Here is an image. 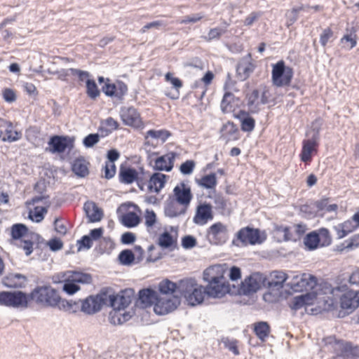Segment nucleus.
<instances>
[{"mask_svg": "<svg viewBox=\"0 0 359 359\" xmlns=\"http://www.w3.org/2000/svg\"><path fill=\"white\" fill-rule=\"evenodd\" d=\"M180 295L172 297L158 296L156 302L154 306V312L158 315H165L175 310L180 304Z\"/></svg>", "mask_w": 359, "mask_h": 359, "instance_id": "6e6552de", "label": "nucleus"}, {"mask_svg": "<svg viewBox=\"0 0 359 359\" xmlns=\"http://www.w3.org/2000/svg\"><path fill=\"white\" fill-rule=\"evenodd\" d=\"M83 209L91 222H99L103 217L102 210L94 202L88 201L85 203Z\"/></svg>", "mask_w": 359, "mask_h": 359, "instance_id": "a878e982", "label": "nucleus"}, {"mask_svg": "<svg viewBox=\"0 0 359 359\" xmlns=\"http://www.w3.org/2000/svg\"><path fill=\"white\" fill-rule=\"evenodd\" d=\"M175 158V153H168L156 158L154 168L157 170L169 172L173 168Z\"/></svg>", "mask_w": 359, "mask_h": 359, "instance_id": "4be33fe9", "label": "nucleus"}, {"mask_svg": "<svg viewBox=\"0 0 359 359\" xmlns=\"http://www.w3.org/2000/svg\"><path fill=\"white\" fill-rule=\"evenodd\" d=\"M318 142L307 138L302 142V149L300 154L301 160L304 162L310 161L313 152L316 151Z\"/></svg>", "mask_w": 359, "mask_h": 359, "instance_id": "393cba45", "label": "nucleus"}, {"mask_svg": "<svg viewBox=\"0 0 359 359\" xmlns=\"http://www.w3.org/2000/svg\"><path fill=\"white\" fill-rule=\"evenodd\" d=\"M222 342L223 343L224 347L231 351L234 355H239L240 353L237 346V340L230 339L229 337H224L222 339Z\"/></svg>", "mask_w": 359, "mask_h": 359, "instance_id": "6e6d98bb", "label": "nucleus"}, {"mask_svg": "<svg viewBox=\"0 0 359 359\" xmlns=\"http://www.w3.org/2000/svg\"><path fill=\"white\" fill-rule=\"evenodd\" d=\"M321 121L316 120L311 124V129L307 131L306 137L308 138L319 142L320 140V130L321 129Z\"/></svg>", "mask_w": 359, "mask_h": 359, "instance_id": "a18cd8bd", "label": "nucleus"}, {"mask_svg": "<svg viewBox=\"0 0 359 359\" xmlns=\"http://www.w3.org/2000/svg\"><path fill=\"white\" fill-rule=\"evenodd\" d=\"M81 311L86 314L92 315L98 312L103 305L107 304V296L102 290L96 296L90 295L80 301Z\"/></svg>", "mask_w": 359, "mask_h": 359, "instance_id": "423d86ee", "label": "nucleus"}, {"mask_svg": "<svg viewBox=\"0 0 359 359\" xmlns=\"http://www.w3.org/2000/svg\"><path fill=\"white\" fill-rule=\"evenodd\" d=\"M107 296V304L111 306L114 310H123L128 307L134 298L135 291L133 289H126L116 295L109 294L104 291Z\"/></svg>", "mask_w": 359, "mask_h": 359, "instance_id": "20e7f679", "label": "nucleus"}, {"mask_svg": "<svg viewBox=\"0 0 359 359\" xmlns=\"http://www.w3.org/2000/svg\"><path fill=\"white\" fill-rule=\"evenodd\" d=\"M276 235L278 236L280 241H290L295 240L293 238L292 233L291 232V228L286 226H277L275 229Z\"/></svg>", "mask_w": 359, "mask_h": 359, "instance_id": "ea45409f", "label": "nucleus"}, {"mask_svg": "<svg viewBox=\"0 0 359 359\" xmlns=\"http://www.w3.org/2000/svg\"><path fill=\"white\" fill-rule=\"evenodd\" d=\"M207 294L205 287L198 285L191 292L184 297L188 305L195 306L203 303Z\"/></svg>", "mask_w": 359, "mask_h": 359, "instance_id": "a211bd4d", "label": "nucleus"}, {"mask_svg": "<svg viewBox=\"0 0 359 359\" xmlns=\"http://www.w3.org/2000/svg\"><path fill=\"white\" fill-rule=\"evenodd\" d=\"M289 278H290V276L283 271H273L270 275V280H267L265 278V286H267L271 290H280L283 288L285 280Z\"/></svg>", "mask_w": 359, "mask_h": 359, "instance_id": "f3484780", "label": "nucleus"}, {"mask_svg": "<svg viewBox=\"0 0 359 359\" xmlns=\"http://www.w3.org/2000/svg\"><path fill=\"white\" fill-rule=\"evenodd\" d=\"M159 296L172 297L177 294V283L168 279L163 280L158 284Z\"/></svg>", "mask_w": 359, "mask_h": 359, "instance_id": "bb28decb", "label": "nucleus"}, {"mask_svg": "<svg viewBox=\"0 0 359 359\" xmlns=\"http://www.w3.org/2000/svg\"><path fill=\"white\" fill-rule=\"evenodd\" d=\"M158 294L156 291L150 289H143L139 292L138 302L143 308L151 306L156 304Z\"/></svg>", "mask_w": 359, "mask_h": 359, "instance_id": "5701e85b", "label": "nucleus"}, {"mask_svg": "<svg viewBox=\"0 0 359 359\" xmlns=\"http://www.w3.org/2000/svg\"><path fill=\"white\" fill-rule=\"evenodd\" d=\"M102 126H105L108 128L106 130L107 133H111L113 130H116L118 128V123L111 117H109L102 122Z\"/></svg>", "mask_w": 359, "mask_h": 359, "instance_id": "338daca9", "label": "nucleus"}, {"mask_svg": "<svg viewBox=\"0 0 359 359\" xmlns=\"http://www.w3.org/2000/svg\"><path fill=\"white\" fill-rule=\"evenodd\" d=\"M251 54L248 53L242 57L236 65V76L241 81H245L250 77L255 69Z\"/></svg>", "mask_w": 359, "mask_h": 359, "instance_id": "9d476101", "label": "nucleus"}, {"mask_svg": "<svg viewBox=\"0 0 359 359\" xmlns=\"http://www.w3.org/2000/svg\"><path fill=\"white\" fill-rule=\"evenodd\" d=\"M226 269L221 265H215L203 271V280L205 282L220 281L226 280L224 275Z\"/></svg>", "mask_w": 359, "mask_h": 359, "instance_id": "dca6fc26", "label": "nucleus"}, {"mask_svg": "<svg viewBox=\"0 0 359 359\" xmlns=\"http://www.w3.org/2000/svg\"><path fill=\"white\" fill-rule=\"evenodd\" d=\"M304 9V6H300L297 8H293L291 11L287 12L286 24L287 27H290V25H293L297 21V20L298 19V13Z\"/></svg>", "mask_w": 359, "mask_h": 359, "instance_id": "4d7b16f0", "label": "nucleus"}, {"mask_svg": "<svg viewBox=\"0 0 359 359\" xmlns=\"http://www.w3.org/2000/svg\"><path fill=\"white\" fill-rule=\"evenodd\" d=\"M351 224V222L347 221L341 224L334 226V229L337 231L338 238L340 239L345 237L353 231V229L350 228Z\"/></svg>", "mask_w": 359, "mask_h": 359, "instance_id": "3c124183", "label": "nucleus"}, {"mask_svg": "<svg viewBox=\"0 0 359 359\" xmlns=\"http://www.w3.org/2000/svg\"><path fill=\"white\" fill-rule=\"evenodd\" d=\"M121 119L125 125L140 128L142 122L137 109L133 107H123L120 111Z\"/></svg>", "mask_w": 359, "mask_h": 359, "instance_id": "ddd939ff", "label": "nucleus"}, {"mask_svg": "<svg viewBox=\"0 0 359 359\" xmlns=\"http://www.w3.org/2000/svg\"><path fill=\"white\" fill-rule=\"evenodd\" d=\"M122 224L128 228L136 226L140 223V217L134 212H129L121 217Z\"/></svg>", "mask_w": 359, "mask_h": 359, "instance_id": "58836bf2", "label": "nucleus"}, {"mask_svg": "<svg viewBox=\"0 0 359 359\" xmlns=\"http://www.w3.org/2000/svg\"><path fill=\"white\" fill-rule=\"evenodd\" d=\"M144 218L145 225L147 228L152 227L156 222V215L153 210H147Z\"/></svg>", "mask_w": 359, "mask_h": 359, "instance_id": "774afa93", "label": "nucleus"}, {"mask_svg": "<svg viewBox=\"0 0 359 359\" xmlns=\"http://www.w3.org/2000/svg\"><path fill=\"white\" fill-rule=\"evenodd\" d=\"M255 123L254 118L247 116L241 121V129L245 132H251L254 130Z\"/></svg>", "mask_w": 359, "mask_h": 359, "instance_id": "0e129e2a", "label": "nucleus"}, {"mask_svg": "<svg viewBox=\"0 0 359 359\" xmlns=\"http://www.w3.org/2000/svg\"><path fill=\"white\" fill-rule=\"evenodd\" d=\"M147 133L148 134V137H151V139H154V140H156L158 142L161 140L162 143L165 142L170 135V133L168 131L163 130H149Z\"/></svg>", "mask_w": 359, "mask_h": 359, "instance_id": "8fccbe9b", "label": "nucleus"}, {"mask_svg": "<svg viewBox=\"0 0 359 359\" xmlns=\"http://www.w3.org/2000/svg\"><path fill=\"white\" fill-rule=\"evenodd\" d=\"M11 236L14 240L18 241L22 238L28 237V229L25 224H15L11 228Z\"/></svg>", "mask_w": 359, "mask_h": 359, "instance_id": "72a5a7b5", "label": "nucleus"}, {"mask_svg": "<svg viewBox=\"0 0 359 359\" xmlns=\"http://www.w3.org/2000/svg\"><path fill=\"white\" fill-rule=\"evenodd\" d=\"M198 284L194 278H184L180 280L177 283V294L178 295L186 297L191 290Z\"/></svg>", "mask_w": 359, "mask_h": 359, "instance_id": "cd10ccee", "label": "nucleus"}, {"mask_svg": "<svg viewBox=\"0 0 359 359\" xmlns=\"http://www.w3.org/2000/svg\"><path fill=\"white\" fill-rule=\"evenodd\" d=\"M196 183L205 189H214L217 184V177L215 173L203 176L200 180H196Z\"/></svg>", "mask_w": 359, "mask_h": 359, "instance_id": "e433bc0d", "label": "nucleus"}, {"mask_svg": "<svg viewBox=\"0 0 359 359\" xmlns=\"http://www.w3.org/2000/svg\"><path fill=\"white\" fill-rule=\"evenodd\" d=\"M188 182H181L173 189L174 200L182 205L188 208L193 198L191 187Z\"/></svg>", "mask_w": 359, "mask_h": 359, "instance_id": "1a4fd4ad", "label": "nucleus"}, {"mask_svg": "<svg viewBox=\"0 0 359 359\" xmlns=\"http://www.w3.org/2000/svg\"><path fill=\"white\" fill-rule=\"evenodd\" d=\"M212 208V205L209 203L199 204L196 208L193 222L197 225L203 226L209 220H212L213 219Z\"/></svg>", "mask_w": 359, "mask_h": 359, "instance_id": "2eb2a0df", "label": "nucleus"}, {"mask_svg": "<svg viewBox=\"0 0 359 359\" xmlns=\"http://www.w3.org/2000/svg\"><path fill=\"white\" fill-rule=\"evenodd\" d=\"M259 92L258 90H254L251 94L248 95V106L252 112H257L259 110Z\"/></svg>", "mask_w": 359, "mask_h": 359, "instance_id": "c03bdc74", "label": "nucleus"}, {"mask_svg": "<svg viewBox=\"0 0 359 359\" xmlns=\"http://www.w3.org/2000/svg\"><path fill=\"white\" fill-rule=\"evenodd\" d=\"M341 43L344 48L347 50L352 49L357 43L355 35H354V36H353L352 34H346L341 39Z\"/></svg>", "mask_w": 359, "mask_h": 359, "instance_id": "bf43d9fd", "label": "nucleus"}, {"mask_svg": "<svg viewBox=\"0 0 359 359\" xmlns=\"http://www.w3.org/2000/svg\"><path fill=\"white\" fill-rule=\"evenodd\" d=\"M29 301H30L29 295L21 291L11 292V307L27 308Z\"/></svg>", "mask_w": 359, "mask_h": 359, "instance_id": "c756f323", "label": "nucleus"}, {"mask_svg": "<svg viewBox=\"0 0 359 359\" xmlns=\"http://www.w3.org/2000/svg\"><path fill=\"white\" fill-rule=\"evenodd\" d=\"M119 181L126 184L133 183L137 178V170L121 166L118 173Z\"/></svg>", "mask_w": 359, "mask_h": 359, "instance_id": "c85d7f7f", "label": "nucleus"}, {"mask_svg": "<svg viewBox=\"0 0 359 359\" xmlns=\"http://www.w3.org/2000/svg\"><path fill=\"white\" fill-rule=\"evenodd\" d=\"M100 140V135L96 133H92L87 135L83 140L84 146L87 148L93 147Z\"/></svg>", "mask_w": 359, "mask_h": 359, "instance_id": "680f3d73", "label": "nucleus"}, {"mask_svg": "<svg viewBox=\"0 0 359 359\" xmlns=\"http://www.w3.org/2000/svg\"><path fill=\"white\" fill-rule=\"evenodd\" d=\"M207 283L208 285L205 289L207 295L209 297L220 298L230 290L229 285L226 280Z\"/></svg>", "mask_w": 359, "mask_h": 359, "instance_id": "4468645a", "label": "nucleus"}, {"mask_svg": "<svg viewBox=\"0 0 359 359\" xmlns=\"http://www.w3.org/2000/svg\"><path fill=\"white\" fill-rule=\"evenodd\" d=\"M118 259L123 265H130L135 260V254L130 250H123L120 252Z\"/></svg>", "mask_w": 359, "mask_h": 359, "instance_id": "09e8293b", "label": "nucleus"}, {"mask_svg": "<svg viewBox=\"0 0 359 359\" xmlns=\"http://www.w3.org/2000/svg\"><path fill=\"white\" fill-rule=\"evenodd\" d=\"M262 285H266L265 277L260 273H254L241 282L238 291L240 294H250L256 292Z\"/></svg>", "mask_w": 359, "mask_h": 359, "instance_id": "0eeeda50", "label": "nucleus"}, {"mask_svg": "<svg viewBox=\"0 0 359 359\" xmlns=\"http://www.w3.org/2000/svg\"><path fill=\"white\" fill-rule=\"evenodd\" d=\"M287 285L295 292L312 290L317 284L316 278L309 273L294 274Z\"/></svg>", "mask_w": 359, "mask_h": 359, "instance_id": "39448f33", "label": "nucleus"}, {"mask_svg": "<svg viewBox=\"0 0 359 359\" xmlns=\"http://www.w3.org/2000/svg\"><path fill=\"white\" fill-rule=\"evenodd\" d=\"M47 211L46 208L37 206L34 208L33 215H30L29 217L32 221L40 222L43 219L44 214H46Z\"/></svg>", "mask_w": 359, "mask_h": 359, "instance_id": "052dcab7", "label": "nucleus"}, {"mask_svg": "<svg viewBox=\"0 0 359 359\" xmlns=\"http://www.w3.org/2000/svg\"><path fill=\"white\" fill-rule=\"evenodd\" d=\"M86 88V93L91 99H95L100 95V90H98L95 81L87 79Z\"/></svg>", "mask_w": 359, "mask_h": 359, "instance_id": "864d4df0", "label": "nucleus"}, {"mask_svg": "<svg viewBox=\"0 0 359 359\" xmlns=\"http://www.w3.org/2000/svg\"><path fill=\"white\" fill-rule=\"evenodd\" d=\"M292 76V69L285 66L283 60H280L272 65L271 78L274 86L277 87L289 86Z\"/></svg>", "mask_w": 359, "mask_h": 359, "instance_id": "7ed1b4c3", "label": "nucleus"}, {"mask_svg": "<svg viewBox=\"0 0 359 359\" xmlns=\"http://www.w3.org/2000/svg\"><path fill=\"white\" fill-rule=\"evenodd\" d=\"M4 128L5 129V135L2 137L3 142H15L21 138V133L17 131L12 130V123L11 122H8V124H6Z\"/></svg>", "mask_w": 359, "mask_h": 359, "instance_id": "4c0bfd02", "label": "nucleus"}, {"mask_svg": "<svg viewBox=\"0 0 359 359\" xmlns=\"http://www.w3.org/2000/svg\"><path fill=\"white\" fill-rule=\"evenodd\" d=\"M236 238L243 245H255L261 243L262 241L260 238L259 231L250 227L243 228L238 231Z\"/></svg>", "mask_w": 359, "mask_h": 359, "instance_id": "f8f14e48", "label": "nucleus"}, {"mask_svg": "<svg viewBox=\"0 0 359 359\" xmlns=\"http://www.w3.org/2000/svg\"><path fill=\"white\" fill-rule=\"evenodd\" d=\"M36 236L35 234H32L30 236H28L27 238H22L17 241L16 245L23 249L25 253L27 256L30 255L33 252V245L34 242L32 239L34 237Z\"/></svg>", "mask_w": 359, "mask_h": 359, "instance_id": "c9c22d12", "label": "nucleus"}, {"mask_svg": "<svg viewBox=\"0 0 359 359\" xmlns=\"http://www.w3.org/2000/svg\"><path fill=\"white\" fill-rule=\"evenodd\" d=\"M29 299L44 307H58L69 313H75L79 307L75 301L62 299L58 292L50 286L36 287L29 294Z\"/></svg>", "mask_w": 359, "mask_h": 359, "instance_id": "f257e3e1", "label": "nucleus"}, {"mask_svg": "<svg viewBox=\"0 0 359 359\" xmlns=\"http://www.w3.org/2000/svg\"><path fill=\"white\" fill-rule=\"evenodd\" d=\"M57 276H60L62 278H69L71 281L76 283L88 284L92 281V277L90 274L75 271L61 272L57 274Z\"/></svg>", "mask_w": 359, "mask_h": 359, "instance_id": "b1692460", "label": "nucleus"}, {"mask_svg": "<svg viewBox=\"0 0 359 359\" xmlns=\"http://www.w3.org/2000/svg\"><path fill=\"white\" fill-rule=\"evenodd\" d=\"M237 132V128L233 123L228 122L224 124L221 130L222 137L229 140L230 137Z\"/></svg>", "mask_w": 359, "mask_h": 359, "instance_id": "13d9d810", "label": "nucleus"}, {"mask_svg": "<svg viewBox=\"0 0 359 359\" xmlns=\"http://www.w3.org/2000/svg\"><path fill=\"white\" fill-rule=\"evenodd\" d=\"M304 245L309 250H315L320 245L319 238L318 237L316 231H313L309 234L304 238Z\"/></svg>", "mask_w": 359, "mask_h": 359, "instance_id": "a19ab883", "label": "nucleus"}, {"mask_svg": "<svg viewBox=\"0 0 359 359\" xmlns=\"http://www.w3.org/2000/svg\"><path fill=\"white\" fill-rule=\"evenodd\" d=\"M169 177L161 172H155L151 175L148 182V189L150 192L158 194L165 186Z\"/></svg>", "mask_w": 359, "mask_h": 359, "instance_id": "6ab92c4d", "label": "nucleus"}, {"mask_svg": "<svg viewBox=\"0 0 359 359\" xmlns=\"http://www.w3.org/2000/svg\"><path fill=\"white\" fill-rule=\"evenodd\" d=\"M187 208L173 199L168 201L165 205L164 213L166 217L170 218L177 217L184 215Z\"/></svg>", "mask_w": 359, "mask_h": 359, "instance_id": "412c9836", "label": "nucleus"}, {"mask_svg": "<svg viewBox=\"0 0 359 359\" xmlns=\"http://www.w3.org/2000/svg\"><path fill=\"white\" fill-rule=\"evenodd\" d=\"M55 283L64 282L63 290L68 294H73L80 290V287L75 282L71 281L69 278H62L60 276H53Z\"/></svg>", "mask_w": 359, "mask_h": 359, "instance_id": "2f4dec72", "label": "nucleus"}, {"mask_svg": "<svg viewBox=\"0 0 359 359\" xmlns=\"http://www.w3.org/2000/svg\"><path fill=\"white\" fill-rule=\"evenodd\" d=\"M175 243V240L172 235L168 231L161 233L158 237V245L163 248H169Z\"/></svg>", "mask_w": 359, "mask_h": 359, "instance_id": "49530a36", "label": "nucleus"}, {"mask_svg": "<svg viewBox=\"0 0 359 359\" xmlns=\"http://www.w3.org/2000/svg\"><path fill=\"white\" fill-rule=\"evenodd\" d=\"M77 245L79 246V250H81L82 248L88 250L93 246L92 238L90 236L85 235L81 238V240L77 241Z\"/></svg>", "mask_w": 359, "mask_h": 359, "instance_id": "69168bd1", "label": "nucleus"}, {"mask_svg": "<svg viewBox=\"0 0 359 359\" xmlns=\"http://www.w3.org/2000/svg\"><path fill=\"white\" fill-rule=\"evenodd\" d=\"M195 168V162L192 160H187L183 163L180 168V172L184 175H190Z\"/></svg>", "mask_w": 359, "mask_h": 359, "instance_id": "e2e57ef3", "label": "nucleus"}, {"mask_svg": "<svg viewBox=\"0 0 359 359\" xmlns=\"http://www.w3.org/2000/svg\"><path fill=\"white\" fill-rule=\"evenodd\" d=\"M326 346H330L337 354V359H359V346L344 340L337 339L334 336L325 339Z\"/></svg>", "mask_w": 359, "mask_h": 359, "instance_id": "f03ea898", "label": "nucleus"}, {"mask_svg": "<svg viewBox=\"0 0 359 359\" xmlns=\"http://www.w3.org/2000/svg\"><path fill=\"white\" fill-rule=\"evenodd\" d=\"M226 28L219 27L210 29L208 35L204 36V39L207 41L219 39L222 34L226 33Z\"/></svg>", "mask_w": 359, "mask_h": 359, "instance_id": "603ef678", "label": "nucleus"}, {"mask_svg": "<svg viewBox=\"0 0 359 359\" xmlns=\"http://www.w3.org/2000/svg\"><path fill=\"white\" fill-rule=\"evenodd\" d=\"M151 175L149 172H145L142 168H140L139 170H137V178L135 181L137 184L138 187L141 189H144V187L149 182Z\"/></svg>", "mask_w": 359, "mask_h": 359, "instance_id": "de8ad7c7", "label": "nucleus"}, {"mask_svg": "<svg viewBox=\"0 0 359 359\" xmlns=\"http://www.w3.org/2000/svg\"><path fill=\"white\" fill-rule=\"evenodd\" d=\"M72 171L79 177H85L88 174V163L83 158L76 159L72 164Z\"/></svg>", "mask_w": 359, "mask_h": 359, "instance_id": "473e14b6", "label": "nucleus"}, {"mask_svg": "<svg viewBox=\"0 0 359 359\" xmlns=\"http://www.w3.org/2000/svg\"><path fill=\"white\" fill-rule=\"evenodd\" d=\"M340 304L342 309L351 313L358 307L359 297L353 292H348L341 296Z\"/></svg>", "mask_w": 359, "mask_h": 359, "instance_id": "aec40b11", "label": "nucleus"}, {"mask_svg": "<svg viewBox=\"0 0 359 359\" xmlns=\"http://www.w3.org/2000/svg\"><path fill=\"white\" fill-rule=\"evenodd\" d=\"M48 144L51 146L50 151L52 153H62L67 147V139L60 136H53L50 138Z\"/></svg>", "mask_w": 359, "mask_h": 359, "instance_id": "7c9ffc66", "label": "nucleus"}, {"mask_svg": "<svg viewBox=\"0 0 359 359\" xmlns=\"http://www.w3.org/2000/svg\"><path fill=\"white\" fill-rule=\"evenodd\" d=\"M319 238L320 246H328L332 243V236L329 230L326 228H320L316 231Z\"/></svg>", "mask_w": 359, "mask_h": 359, "instance_id": "37998d69", "label": "nucleus"}, {"mask_svg": "<svg viewBox=\"0 0 359 359\" xmlns=\"http://www.w3.org/2000/svg\"><path fill=\"white\" fill-rule=\"evenodd\" d=\"M309 298L307 294L295 297L292 302L291 308L294 310H298L305 304H309Z\"/></svg>", "mask_w": 359, "mask_h": 359, "instance_id": "5fc2aeb1", "label": "nucleus"}, {"mask_svg": "<svg viewBox=\"0 0 359 359\" xmlns=\"http://www.w3.org/2000/svg\"><path fill=\"white\" fill-rule=\"evenodd\" d=\"M234 96L230 92H226L221 102V109L224 113H229L233 111V107L232 102Z\"/></svg>", "mask_w": 359, "mask_h": 359, "instance_id": "79ce46f5", "label": "nucleus"}, {"mask_svg": "<svg viewBox=\"0 0 359 359\" xmlns=\"http://www.w3.org/2000/svg\"><path fill=\"white\" fill-rule=\"evenodd\" d=\"M254 331L257 337L264 341L269 334L270 327L266 322L261 321L255 324Z\"/></svg>", "mask_w": 359, "mask_h": 359, "instance_id": "f704fd0d", "label": "nucleus"}, {"mask_svg": "<svg viewBox=\"0 0 359 359\" xmlns=\"http://www.w3.org/2000/svg\"><path fill=\"white\" fill-rule=\"evenodd\" d=\"M227 227L222 222H217L208 229V236L210 241L216 245L225 243L227 239Z\"/></svg>", "mask_w": 359, "mask_h": 359, "instance_id": "9b49d317", "label": "nucleus"}]
</instances>
